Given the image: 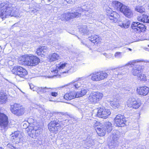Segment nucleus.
Here are the masks:
<instances>
[{
    "mask_svg": "<svg viewBox=\"0 0 149 149\" xmlns=\"http://www.w3.org/2000/svg\"><path fill=\"white\" fill-rule=\"evenodd\" d=\"M29 131L28 134L30 137L32 138L36 139L39 136L42 132L41 129L37 128V127H34L32 129L29 128Z\"/></svg>",
    "mask_w": 149,
    "mask_h": 149,
    "instance_id": "21",
    "label": "nucleus"
},
{
    "mask_svg": "<svg viewBox=\"0 0 149 149\" xmlns=\"http://www.w3.org/2000/svg\"><path fill=\"white\" fill-rule=\"evenodd\" d=\"M127 49L130 51H132V49H131V48H128Z\"/></svg>",
    "mask_w": 149,
    "mask_h": 149,
    "instance_id": "48",
    "label": "nucleus"
},
{
    "mask_svg": "<svg viewBox=\"0 0 149 149\" xmlns=\"http://www.w3.org/2000/svg\"><path fill=\"white\" fill-rule=\"evenodd\" d=\"M57 75H54L53 76V77H54V76H56Z\"/></svg>",
    "mask_w": 149,
    "mask_h": 149,
    "instance_id": "52",
    "label": "nucleus"
},
{
    "mask_svg": "<svg viewBox=\"0 0 149 149\" xmlns=\"http://www.w3.org/2000/svg\"><path fill=\"white\" fill-rule=\"evenodd\" d=\"M106 14L108 15L109 18L113 22L116 23L118 21V25L122 27H124V21L122 22L119 20L120 17L119 15L116 12L113 11L111 9L109 8L106 10Z\"/></svg>",
    "mask_w": 149,
    "mask_h": 149,
    "instance_id": "6",
    "label": "nucleus"
},
{
    "mask_svg": "<svg viewBox=\"0 0 149 149\" xmlns=\"http://www.w3.org/2000/svg\"><path fill=\"white\" fill-rule=\"evenodd\" d=\"M148 62L149 63V61H148Z\"/></svg>",
    "mask_w": 149,
    "mask_h": 149,
    "instance_id": "56",
    "label": "nucleus"
},
{
    "mask_svg": "<svg viewBox=\"0 0 149 149\" xmlns=\"http://www.w3.org/2000/svg\"><path fill=\"white\" fill-rule=\"evenodd\" d=\"M10 111L13 114L17 116H21L24 112V109L20 104L15 103L10 106Z\"/></svg>",
    "mask_w": 149,
    "mask_h": 149,
    "instance_id": "10",
    "label": "nucleus"
},
{
    "mask_svg": "<svg viewBox=\"0 0 149 149\" xmlns=\"http://www.w3.org/2000/svg\"><path fill=\"white\" fill-rule=\"evenodd\" d=\"M84 11H85V10L81 7H77L74 10H72L70 12L64 13L61 15L60 19L62 21H67L71 19L79 17L81 15V13Z\"/></svg>",
    "mask_w": 149,
    "mask_h": 149,
    "instance_id": "4",
    "label": "nucleus"
},
{
    "mask_svg": "<svg viewBox=\"0 0 149 149\" xmlns=\"http://www.w3.org/2000/svg\"><path fill=\"white\" fill-rule=\"evenodd\" d=\"M76 0H66L67 3L70 4H74Z\"/></svg>",
    "mask_w": 149,
    "mask_h": 149,
    "instance_id": "44",
    "label": "nucleus"
},
{
    "mask_svg": "<svg viewBox=\"0 0 149 149\" xmlns=\"http://www.w3.org/2000/svg\"><path fill=\"white\" fill-rule=\"evenodd\" d=\"M47 1L48 2H49L51 0H47Z\"/></svg>",
    "mask_w": 149,
    "mask_h": 149,
    "instance_id": "53",
    "label": "nucleus"
},
{
    "mask_svg": "<svg viewBox=\"0 0 149 149\" xmlns=\"http://www.w3.org/2000/svg\"><path fill=\"white\" fill-rule=\"evenodd\" d=\"M63 97L66 100H71L75 97H77L76 96V93L74 92H70L67 93L64 95Z\"/></svg>",
    "mask_w": 149,
    "mask_h": 149,
    "instance_id": "25",
    "label": "nucleus"
},
{
    "mask_svg": "<svg viewBox=\"0 0 149 149\" xmlns=\"http://www.w3.org/2000/svg\"><path fill=\"white\" fill-rule=\"evenodd\" d=\"M11 71L13 74L23 78H25L28 74L27 70L25 69L20 66L14 67Z\"/></svg>",
    "mask_w": 149,
    "mask_h": 149,
    "instance_id": "11",
    "label": "nucleus"
},
{
    "mask_svg": "<svg viewBox=\"0 0 149 149\" xmlns=\"http://www.w3.org/2000/svg\"><path fill=\"white\" fill-rule=\"evenodd\" d=\"M67 65L68 64L65 63H60L57 64L56 69L53 70L51 71V72H52L54 73V74L57 73L58 72H60L61 74L62 73L61 72L64 71V70L63 71L61 70L63 69L64 67H65L66 66H67Z\"/></svg>",
    "mask_w": 149,
    "mask_h": 149,
    "instance_id": "22",
    "label": "nucleus"
},
{
    "mask_svg": "<svg viewBox=\"0 0 149 149\" xmlns=\"http://www.w3.org/2000/svg\"><path fill=\"white\" fill-rule=\"evenodd\" d=\"M103 54L104 56H106L107 55V54L106 53H103Z\"/></svg>",
    "mask_w": 149,
    "mask_h": 149,
    "instance_id": "49",
    "label": "nucleus"
},
{
    "mask_svg": "<svg viewBox=\"0 0 149 149\" xmlns=\"http://www.w3.org/2000/svg\"><path fill=\"white\" fill-rule=\"evenodd\" d=\"M100 125H101V124H100V122L96 121V122L94 125V127H95L96 130L97 129V128L98 127V126H99L100 127H101L102 126Z\"/></svg>",
    "mask_w": 149,
    "mask_h": 149,
    "instance_id": "42",
    "label": "nucleus"
},
{
    "mask_svg": "<svg viewBox=\"0 0 149 149\" xmlns=\"http://www.w3.org/2000/svg\"><path fill=\"white\" fill-rule=\"evenodd\" d=\"M130 24V21L127 19L124 21V27H123L125 28H127L129 26Z\"/></svg>",
    "mask_w": 149,
    "mask_h": 149,
    "instance_id": "38",
    "label": "nucleus"
},
{
    "mask_svg": "<svg viewBox=\"0 0 149 149\" xmlns=\"http://www.w3.org/2000/svg\"><path fill=\"white\" fill-rule=\"evenodd\" d=\"M120 86H118L117 88V87H114V88H116V89H118V88H120Z\"/></svg>",
    "mask_w": 149,
    "mask_h": 149,
    "instance_id": "47",
    "label": "nucleus"
},
{
    "mask_svg": "<svg viewBox=\"0 0 149 149\" xmlns=\"http://www.w3.org/2000/svg\"><path fill=\"white\" fill-rule=\"evenodd\" d=\"M118 132V131H113L112 132V134L111 136L112 139L109 145V148L110 149H112L113 148L117 147L119 145L118 135L117 134Z\"/></svg>",
    "mask_w": 149,
    "mask_h": 149,
    "instance_id": "15",
    "label": "nucleus"
},
{
    "mask_svg": "<svg viewBox=\"0 0 149 149\" xmlns=\"http://www.w3.org/2000/svg\"><path fill=\"white\" fill-rule=\"evenodd\" d=\"M11 135V136L12 139L17 140V141H15L16 142L15 143L17 142L18 143L20 142L21 135L18 132H15L14 133H13Z\"/></svg>",
    "mask_w": 149,
    "mask_h": 149,
    "instance_id": "27",
    "label": "nucleus"
},
{
    "mask_svg": "<svg viewBox=\"0 0 149 149\" xmlns=\"http://www.w3.org/2000/svg\"><path fill=\"white\" fill-rule=\"evenodd\" d=\"M80 33L82 35H88L89 34V30L87 26L85 25H82L79 28Z\"/></svg>",
    "mask_w": 149,
    "mask_h": 149,
    "instance_id": "28",
    "label": "nucleus"
},
{
    "mask_svg": "<svg viewBox=\"0 0 149 149\" xmlns=\"http://www.w3.org/2000/svg\"><path fill=\"white\" fill-rule=\"evenodd\" d=\"M87 145H88V143H87V144H86Z\"/></svg>",
    "mask_w": 149,
    "mask_h": 149,
    "instance_id": "55",
    "label": "nucleus"
},
{
    "mask_svg": "<svg viewBox=\"0 0 149 149\" xmlns=\"http://www.w3.org/2000/svg\"><path fill=\"white\" fill-rule=\"evenodd\" d=\"M67 70L65 71H62L61 73H69L71 74L73 73L75 70L74 67L68 64L66 66Z\"/></svg>",
    "mask_w": 149,
    "mask_h": 149,
    "instance_id": "29",
    "label": "nucleus"
},
{
    "mask_svg": "<svg viewBox=\"0 0 149 149\" xmlns=\"http://www.w3.org/2000/svg\"><path fill=\"white\" fill-rule=\"evenodd\" d=\"M110 104L111 106L114 108H118L119 104L118 101H111L110 102Z\"/></svg>",
    "mask_w": 149,
    "mask_h": 149,
    "instance_id": "36",
    "label": "nucleus"
},
{
    "mask_svg": "<svg viewBox=\"0 0 149 149\" xmlns=\"http://www.w3.org/2000/svg\"><path fill=\"white\" fill-rule=\"evenodd\" d=\"M88 91V88L86 87V86H84V87H82L81 88V91L79 92H77L76 93L77 97H79L85 95Z\"/></svg>",
    "mask_w": 149,
    "mask_h": 149,
    "instance_id": "26",
    "label": "nucleus"
},
{
    "mask_svg": "<svg viewBox=\"0 0 149 149\" xmlns=\"http://www.w3.org/2000/svg\"><path fill=\"white\" fill-rule=\"evenodd\" d=\"M81 78H78L75 80L73 81L68 85H67L66 86V87L69 88V89H72V90H73L74 89H78L79 88H81V87H84V86H86V85L81 83Z\"/></svg>",
    "mask_w": 149,
    "mask_h": 149,
    "instance_id": "14",
    "label": "nucleus"
},
{
    "mask_svg": "<svg viewBox=\"0 0 149 149\" xmlns=\"http://www.w3.org/2000/svg\"><path fill=\"white\" fill-rule=\"evenodd\" d=\"M64 112H53L52 113V119L51 122L48 124L49 130L52 132H55L60 130L63 127L64 125V121H67L65 118Z\"/></svg>",
    "mask_w": 149,
    "mask_h": 149,
    "instance_id": "1",
    "label": "nucleus"
},
{
    "mask_svg": "<svg viewBox=\"0 0 149 149\" xmlns=\"http://www.w3.org/2000/svg\"><path fill=\"white\" fill-rule=\"evenodd\" d=\"M126 121L123 115L119 114L114 119V125L118 127H122L125 125Z\"/></svg>",
    "mask_w": 149,
    "mask_h": 149,
    "instance_id": "16",
    "label": "nucleus"
},
{
    "mask_svg": "<svg viewBox=\"0 0 149 149\" xmlns=\"http://www.w3.org/2000/svg\"><path fill=\"white\" fill-rule=\"evenodd\" d=\"M49 58L50 62L58 60L60 58L59 55L56 53H54L51 54L49 56Z\"/></svg>",
    "mask_w": 149,
    "mask_h": 149,
    "instance_id": "30",
    "label": "nucleus"
},
{
    "mask_svg": "<svg viewBox=\"0 0 149 149\" xmlns=\"http://www.w3.org/2000/svg\"><path fill=\"white\" fill-rule=\"evenodd\" d=\"M99 36L97 35H93L91 36L90 39V41L93 43L97 42L99 40Z\"/></svg>",
    "mask_w": 149,
    "mask_h": 149,
    "instance_id": "34",
    "label": "nucleus"
},
{
    "mask_svg": "<svg viewBox=\"0 0 149 149\" xmlns=\"http://www.w3.org/2000/svg\"><path fill=\"white\" fill-rule=\"evenodd\" d=\"M148 46L149 47V45H148Z\"/></svg>",
    "mask_w": 149,
    "mask_h": 149,
    "instance_id": "57",
    "label": "nucleus"
},
{
    "mask_svg": "<svg viewBox=\"0 0 149 149\" xmlns=\"http://www.w3.org/2000/svg\"><path fill=\"white\" fill-rule=\"evenodd\" d=\"M131 28L133 32L140 33L145 31V25L138 22H134L131 24Z\"/></svg>",
    "mask_w": 149,
    "mask_h": 149,
    "instance_id": "13",
    "label": "nucleus"
},
{
    "mask_svg": "<svg viewBox=\"0 0 149 149\" xmlns=\"http://www.w3.org/2000/svg\"><path fill=\"white\" fill-rule=\"evenodd\" d=\"M29 125V124L28 123H24L23 125V126L24 127V128L26 129L28 128Z\"/></svg>",
    "mask_w": 149,
    "mask_h": 149,
    "instance_id": "45",
    "label": "nucleus"
},
{
    "mask_svg": "<svg viewBox=\"0 0 149 149\" xmlns=\"http://www.w3.org/2000/svg\"><path fill=\"white\" fill-rule=\"evenodd\" d=\"M8 117L3 113L0 112V126L4 129H7L8 123Z\"/></svg>",
    "mask_w": 149,
    "mask_h": 149,
    "instance_id": "20",
    "label": "nucleus"
},
{
    "mask_svg": "<svg viewBox=\"0 0 149 149\" xmlns=\"http://www.w3.org/2000/svg\"><path fill=\"white\" fill-rule=\"evenodd\" d=\"M81 42L82 44L85 45L86 47H88L87 42L85 40H81Z\"/></svg>",
    "mask_w": 149,
    "mask_h": 149,
    "instance_id": "43",
    "label": "nucleus"
},
{
    "mask_svg": "<svg viewBox=\"0 0 149 149\" xmlns=\"http://www.w3.org/2000/svg\"><path fill=\"white\" fill-rule=\"evenodd\" d=\"M7 146L11 149H20L19 148H16L14 143H9L7 144Z\"/></svg>",
    "mask_w": 149,
    "mask_h": 149,
    "instance_id": "39",
    "label": "nucleus"
},
{
    "mask_svg": "<svg viewBox=\"0 0 149 149\" xmlns=\"http://www.w3.org/2000/svg\"><path fill=\"white\" fill-rule=\"evenodd\" d=\"M108 74L104 71H100L93 72L88 76L91 77V80L94 81H98L107 78Z\"/></svg>",
    "mask_w": 149,
    "mask_h": 149,
    "instance_id": "9",
    "label": "nucleus"
},
{
    "mask_svg": "<svg viewBox=\"0 0 149 149\" xmlns=\"http://www.w3.org/2000/svg\"><path fill=\"white\" fill-rule=\"evenodd\" d=\"M122 52H117L115 54L114 56L116 58H120L122 57Z\"/></svg>",
    "mask_w": 149,
    "mask_h": 149,
    "instance_id": "41",
    "label": "nucleus"
},
{
    "mask_svg": "<svg viewBox=\"0 0 149 149\" xmlns=\"http://www.w3.org/2000/svg\"><path fill=\"white\" fill-rule=\"evenodd\" d=\"M137 91L139 95L145 96L149 92V88L146 86L141 87L137 88Z\"/></svg>",
    "mask_w": 149,
    "mask_h": 149,
    "instance_id": "23",
    "label": "nucleus"
},
{
    "mask_svg": "<svg viewBox=\"0 0 149 149\" xmlns=\"http://www.w3.org/2000/svg\"><path fill=\"white\" fill-rule=\"evenodd\" d=\"M7 99V97L6 95H2L0 97V100L1 101L3 102H6Z\"/></svg>",
    "mask_w": 149,
    "mask_h": 149,
    "instance_id": "40",
    "label": "nucleus"
},
{
    "mask_svg": "<svg viewBox=\"0 0 149 149\" xmlns=\"http://www.w3.org/2000/svg\"><path fill=\"white\" fill-rule=\"evenodd\" d=\"M18 13V9L12 6L7 1L0 5V17L2 19L8 18L10 16L16 17Z\"/></svg>",
    "mask_w": 149,
    "mask_h": 149,
    "instance_id": "2",
    "label": "nucleus"
},
{
    "mask_svg": "<svg viewBox=\"0 0 149 149\" xmlns=\"http://www.w3.org/2000/svg\"><path fill=\"white\" fill-rule=\"evenodd\" d=\"M48 48L45 46H40L37 49L36 53L41 57L45 56V53L47 51Z\"/></svg>",
    "mask_w": 149,
    "mask_h": 149,
    "instance_id": "24",
    "label": "nucleus"
},
{
    "mask_svg": "<svg viewBox=\"0 0 149 149\" xmlns=\"http://www.w3.org/2000/svg\"><path fill=\"white\" fill-rule=\"evenodd\" d=\"M31 12H33V13H34V10H31Z\"/></svg>",
    "mask_w": 149,
    "mask_h": 149,
    "instance_id": "50",
    "label": "nucleus"
},
{
    "mask_svg": "<svg viewBox=\"0 0 149 149\" xmlns=\"http://www.w3.org/2000/svg\"><path fill=\"white\" fill-rule=\"evenodd\" d=\"M143 60L139 59H137L134 60L129 62L128 63H127L125 66L131 65V67L132 66H135L133 68L132 70V74L134 76L139 75V74L141 73L142 70V68L141 66H140L136 64L137 63L143 61Z\"/></svg>",
    "mask_w": 149,
    "mask_h": 149,
    "instance_id": "8",
    "label": "nucleus"
},
{
    "mask_svg": "<svg viewBox=\"0 0 149 149\" xmlns=\"http://www.w3.org/2000/svg\"><path fill=\"white\" fill-rule=\"evenodd\" d=\"M138 79L141 81H144L146 80V77L145 75L142 74L141 72L139 74V75L137 76Z\"/></svg>",
    "mask_w": 149,
    "mask_h": 149,
    "instance_id": "37",
    "label": "nucleus"
},
{
    "mask_svg": "<svg viewBox=\"0 0 149 149\" xmlns=\"http://www.w3.org/2000/svg\"><path fill=\"white\" fill-rule=\"evenodd\" d=\"M99 127L97 128L96 132L100 136H104L106 133L108 134L110 132L112 129L111 123L108 121L104 122V125L101 127Z\"/></svg>",
    "mask_w": 149,
    "mask_h": 149,
    "instance_id": "7",
    "label": "nucleus"
},
{
    "mask_svg": "<svg viewBox=\"0 0 149 149\" xmlns=\"http://www.w3.org/2000/svg\"><path fill=\"white\" fill-rule=\"evenodd\" d=\"M145 50L146 51H148L149 52V49H148V48H146Z\"/></svg>",
    "mask_w": 149,
    "mask_h": 149,
    "instance_id": "46",
    "label": "nucleus"
},
{
    "mask_svg": "<svg viewBox=\"0 0 149 149\" xmlns=\"http://www.w3.org/2000/svg\"><path fill=\"white\" fill-rule=\"evenodd\" d=\"M22 65L33 66L38 65L40 62V59L37 57L31 55L30 56H22L20 60Z\"/></svg>",
    "mask_w": 149,
    "mask_h": 149,
    "instance_id": "5",
    "label": "nucleus"
},
{
    "mask_svg": "<svg viewBox=\"0 0 149 149\" xmlns=\"http://www.w3.org/2000/svg\"><path fill=\"white\" fill-rule=\"evenodd\" d=\"M138 20L144 23H149V16L145 15H143L138 18Z\"/></svg>",
    "mask_w": 149,
    "mask_h": 149,
    "instance_id": "31",
    "label": "nucleus"
},
{
    "mask_svg": "<svg viewBox=\"0 0 149 149\" xmlns=\"http://www.w3.org/2000/svg\"><path fill=\"white\" fill-rule=\"evenodd\" d=\"M49 78H51V77H51V76H49Z\"/></svg>",
    "mask_w": 149,
    "mask_h": 149,
    "instance_id": "54",
    "label": "nucleus"
},
{
    "mask_svg": "<svg viewBox=\"0 0 149 149\" xmlns=\"http://www.w3.org/2000/svg\"><path fill=\"white\" fill-rule=\"evenodd\" d=\"M111 114L109 110L104 107L100 108L98 110L97 116L101 118H106Z\"/></svg>",
    "mask_w": 149,
    "mask_h": 149,
    "instance_id": "19",
    "label": "nucleus"
},
{
    "mask_svg": "<svg viewBox=\"0 0 149 149\" xmlns=\"http://www.w3.org/2000/svg\"><path fill=\"white\" fill-rule=\"evenodd\" d=\"M58 95V93L57 92H52L49 94H47L46 97L44 96L43 98H45L47 101L49 100V101H52L50 100V98L49 96H52L53 97H56Z\"/></svg>",
    "mask_w": 149,
    "mask_h": 149,
    "instance_id": "32",
    "label": "nucleus"
},
{
    "mask_svg": "<svg viewBox=\"0 0 149 149\" xmlns=\"http://www.w3.org/2000/svg\"><path fill=\"white\" fill-rule=\"evenodd\" d=\"M103 96V94L98 91L92 92L90 94L88 100L91 102L96 103L100 100Z\"/></svg>",
    "mask_w": 149,
    "mask_h": 149,
    "instance_id": "12",
    "label": "nucleus"
},
{
    "mask_svg": "<svg viewBox=\"0 0 149 149\" xmlns=\"http://www.w3.org/2000/svg\"><path fill=\"white\" fill-rule=\"evenodd\" d=\"M135 10L136 11L141 13L144 12L145 9L142 6H138L136 7Z\"/></svg>",
    "mask_w": 149,
    "mask_h": 149,
    "instance_id": "33",
    "label": "nucleus"
},
{
    "mask_svg": "<svg viewBox=\"0 0 149 149\" xmlns=\"http://www.w3.org/2000/svg\"><path fill=\"white\" fill-rule=\"evenodd\" d=\"M116 70L117 71H116L115 74L116 75H123L125 72V69H121L119 68H116Z\"/></svg>",
    "mask_w": 149,
    "mask_h": 149,
    "instance_id": "35",
    "label": "nucleus"
},
{
    "mask_svg": "<svg viewBox=\"0 0 149 149\" xmlns=\"http://www.w3.org/2000/svg\"><path fill=\"white\" fill-rule=\"evenodd\" d=\"M141 102L139 100H136L133 97L129 98L127 102V106L130 107L135 109L138 108L141 105Z\"/></svg>",
    "mask_w": 149,
    "mask_h": 149,
    "instance_id": "18",
    "label": "nucleus"
},
{
    "mask_svg": "<svg viewBox=\"0 0 149 149\" xmlns=\"http://www.w3.org/2000/svg\"><path fill=\"white\" fill-rule=\"evenodd\" d=\"M111 5L115 9L123 13L126 17L131 18L132 17L133 13L128 6L116 1H113Z\"/></svg>",
    "mask_w": 149,
    "mask_h": 149,
    "instance_id": "3",
    "label": "nucleus"
},
{
    "mask_svg": "<svg viewBox=\"0 0 149 149\" xmlns=\"http://www.w3.org/2000/svg\"><path fill=\"white\" fill-rule=\"evenodd\" d=\"M0 149H4L2 147H0Z\"/></svg>",
    "mask_w": 149,
    "mask_h": 149,
    "instance_id": "51",
    "label": "nucleus"
},
{
    "mask_svg": "<svg viewBox=\"0 0 149 149\" xmlns=\"http://www.w3.org/2000/svg\"><path fill=\"white\" fill-rule=\"evenodd\" d=\"M29 86L31 89L33 90L34 91H36L39 94L48 92L49 91V90L52 89V88L50 87L48 88L47 87H38L35 86H34L32 84H29Z\"/></svg>",
    "mask_w": 149,
    "mask_h": 149,
    "instance_id": "17",
    "label": "nucleus"
}]
</instances>
